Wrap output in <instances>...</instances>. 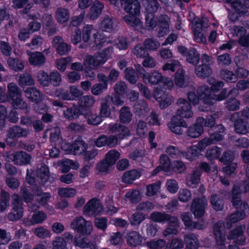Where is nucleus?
I'll list each match as a JSON object with an SVG mask.
<instances>
[{"label": "nucleus", "instance_id": "nucleus-40", "mask_svg": "<svg viewBox=\"0 0 249 249\" xmlns=\"http://www.w3.org/2000/svg\"><path fill=\"white\" fill-rule=\"evenodd\" d=\"M146 14H154L159 8V4L156 0H142Z\"/></svg>", "mask_w": 249, "mask_h": 249}, {"label": "nucleus", "instance_id": "nucleus-15", "mask_svg": "<svg viewBox=\"0 0 249 249\" xmlns=\"http://www.w3.org/2000/svg\"><path fill=\"white\" fill-rule=\"evenodd\" d=\"M245 228V225H243L238 226L231 231L228 236V239L229 240H233L234 242L238 245H245L246 237L244 235V231Z\"/></svg>", "mask_w": 249, "mask_h": 249}, {"label": "nucleus", "instance_id": "nucleus-54", "mask_svg": "<svg viewBox=\"0 0 249 249\" xmlns=\"http://www.w3.org/2000/svg\"><path fill=\"white\" fill-rule=\"evenodd\" d=\"M135 112L138 115L147 112L149 111L148 105L144 100L137 101L134 106Z\"/></svg>", "mask_w": 249, "mask_h": 249}, {"label": "nucleus", "instance_id": "nucleus-43", "mask_svg": "<svg viewBox=\"0 0 249 249\" xmlns=\"http://www.w3.org/2000/svg\"><path fill=\"white\" fill-rule=\"evenodd\" d=\"M173 216L165 213L160 212H154L150 214V218L152 220L161 223H164L167 222Z\"/></svg>", "mask_w": 249, "mask_h": 249}, {"label": "nucleus", "instance_id": "nucleus-6", "mask_svg": "<svg viewBox=\"0 0 249 249\" xmlns=\"http://www.w3.org/2000/svg\"><path fill=\"white\" fill-rule=\"evenodd\" d=\"M176 104L178 107L176 115L182 118L189 119L194 116V112L191 104L186 99L180 98Z\"/></svg>", "mask_w": 249, "mask_h": 249}, {"label": "nucleus", "instance_id": "nucleus-41", "mask_svg": "<svg viewBox=\"0 0 249 249\" xmlns=\"http://www.w3.org/2000/svg\"><path fill=\"white\" fill-rule=\"evenodd\" d=\"M132 117V113L128 107H122L119 111V120L123 124H129Z\"/></svg>", "mask_w": 249, "mask_h": 249}, {"label": "nucleus", "instance_id": "nucleus-45", "mask_svg": "<svg viewBox=\"0 0 249 249\" xmlns=\"http://www.w3.org/2000/svg\"><path fill=\"white\" fill-rule=\"evenodd\" d=\"M210 201L213 208L214 210L219 211L223 210L224 206L223 200L218 195L216 194L212 195Z\"/></svg>", "mask_w": 249, "mask_h": 249}, {"label": "nucleus", "instance_id": "nucleus-16", "mask_svg": "<svg viewBox=\"0 0 249 249\" xmlns=\"http://www.w3.org/2000/svg\"><path fill=\"white\" fill-rule=\"evenodd\" d=\"M154 96L159 102L160 107L162 109L166 108L173 101V97L162 90L156 89L154 92Z\"/></svg>", "mask_w": 249, "mask_h": 249}, {"label": "nucleus", "instance_id": "nucleus-61", "mask_svg": "<svg viewBox=\"0 0 249 249\" xmlns=\"http://www.w3.org/2000/svg\"><path fill=\"white\" fill-rule=\"evenodd\" d=\"M154 208V204L149 201L140 202L136 207V211L141 213H148Z\"/></svg>", "mask_w": 249, "mask_h": 249}, {"label": "nucleus", "instance_id": "nucleus-59", "mask_svg": "<svg viewBox=\"0 0 249 249\" xmlns=\"http://www.w3.org/2000/svg\"><path fill=\"white\" fill-rule=\"evenodd\" d=\"M125 78L131 84H135L138 79V75L135 71L132 68H127L125 71Z\"/></svg>", "mask_w": 249, "mask_h": 249}, {"label": "nucleus", "instance_id": "nucleus-22", "mask_svg": "<svg viewBox=\"0 0 249 249\" xmlns=\"http://www.w3.org/2000/svg\"><path fill=\"white\" fill-rule=\"evenodd\" d=\"M12 161L18 165H25L30 163L32 156L23 151H17L13 155Z\"/></svg>", "mask_w": 249, "mask_h": 249}, {"label": "nucleus", "instance_id": "nucleus-2", "mask_svg": "<svg viewBox=\"0 0 249 249\" xmlns=\"http://www.w3.org/2000/svg\"><path fill=\"white\" fill-rule=\"evenodd\" d=\"M29 134L28 129L22 128L19 125H15L10 126L6 130V142L9 145H13L14 141L20 138H26Z\"/></svg>", "mask_w": 249, "mask_h": 249}, {"label": "nucleus", "instance_id": "nucleus-48", "mask_svg": "<svg viewBox=\"0 0 249 249\" xmlns=\"http://www.w3.org/2000/svg\"><path fill=\"white\" fill-rule=\"evenodd\" d=\"M95 103L94 97L90 95H85L81 97L78 100V105L81 108H90Z\"/></svg>", "mask_w": 249, "mask_h": 249}, {"label": "nucleus", "instance_id": "nucleus-34", "mask_svg": "<svg viewBox=\"0 0 249 249\" xmlns=\"http://www.w3.org/2000/svg\"><path fill=\"white\" fill-rule=\"evenodd\" d=\"M234 127L235 131L239 134H246L249 132V123L242 119L235 121Z\"/></svg>", "mask_w": 249, "mask_h": 249}, {"label": "nucleus", "instance_id": "nucleus-18", "mask_svg": "<svg viewBox=\"0 0 249 249\" xmlns=\"http://www.w3.org/2000/svg\"><path fill=\"white\" fill-rule=\"evenodd\" d=\"M222 140V136L217 134H210L209 137H205L197 144V147L200 152L204 151L206 148L210 145L216 143Z\"/></svg>", "mask_w": 249, "mask_h": 249}, {"label": "nucleus", "instance_id": "nucleus-1", "mask_svg": "<svg viewBox=\"0 0 249 249\" xmlns=\"http://www.w3.org/2000/svg\"><path fill=\"white\" fill-rule=\"evenodd\" d=\"M113 52V48L109 47L93 55H88L84 59V64L86 68L97 69L100 66L106 63L111 57Z\"/></svg>", "mask_w": 249, "mask_h": 249}, {"label": "nucleus", "instance_id": "nucleus-25", "mask_svg": "<svg viewBox=\"0 0 249 249\" xmlns=\"http://www.w3.org/2000/svg\"><path fill=\"white\" fill-rule=\"evenodd\" d=\"M159 30L158 37L164 36L169 31L170 18L166 15H160L158 18Z\"/></svg>", "mask_w": 249, "mask_h": 249}, {"label": "nucleus", "instance_id": "nucleus-23", "mask_svg": "<svg viewBox=\"0 0 249 249\" xmlns=\"http://www.w3.org/2000/svg\"><path fill=\"white\" fill-rule=\"evenodd\" d=\"M10 100L11 101V104L14 107L24 110L26 114L29 113L31 107L29 104L23 100L21 93L9 97V101Z\"/></svg>", "mask_w": 249, "mask_h": 249}, {"label": "nucleus", "instance_id": "nucleus-4", "mask_svg": "<svg viewBox=\"0 0 249 249\" xmlns=\"http://www.w3.org/2000/svg\"><path fill=\"white\" fill-rule=\"evenodd\" d=\"M207 206L208 200L205 196L195 197L192 201L190 210L195 217L200 218L204 215Z\"/></svg>", "mask_w": 249, "mask_h": 249}, {"label": "nucleus", "instance_id": "nucleus-35", "mask_svg": "<svg viewBox=\"0 0 249 249\" xmlns=\"http://www.w3.org/2000/svg\"><path fill=\"white\" fill-rule=\"evenodd\" d=\"M110 95H107L101 99V107L100 114L101 117L107 118L110 115V109L109 107Z\"/></svg>", "mask_w": 249, "mask_h": 249}, {"label": "nucleus", "instance_id": "nucleus-38", "mask_svg": "<svg viewBox=\"0 0 249 249\" xmlns=\"http://www.w3.org/2000/svg\"><path fill=\"white\" fill-rule=\"evenodd\" d=\"M186 246L189 249H197L199 247L198 240L195 234L190 233L184 236Z\"/></svg>", "mask_w": 249, "mask_h": 249}, {"label": "nucleus", "instance_id": "nucleus-52", "mask_svg": "<svg viewBox=\"0 0 249 249\" xmlns=\"http://www.w3.org/2000/svg\"><path fill=\"white\" fill-rule=\"evenodd\" d=\"M34 84L33 78L28 73L26 72L20 75L18 80V84L20 86H32Z\"/></svg>", "mask_w": 249, "mask_h": 249}, {"label": "nucleus", "instance_id": "nucleus-12", "mask_svg": "<svg viewBox=\"0 0 249 249\" xmlns=\"http://www.w3.org/2000/svg\"><path fill=\"white\" fill-rule=\"evenodd\" d=\"M124 10L130 15L138 16L140 13L141 5L138 0H120Z\"/></svg>", "mask_w": 249, "mask_h": 249}, {"label": "nucleus", "instance_id": "nucleus-58", "mask_svg": "<svg viewBox=\"0 0 249 249\" xmlns=\"http://www.w3.org/2000/svg\"><path fill=\"white\" fill-rule=\"evenodd\" d=\"M85 149V143L80 139L76 140L72 144L71 153L74 155L81 153Z\"/></svg>", "mask_w": 249, "mask_h": 249}, {"label": "nucleus", "instance_id": "nucleus-10", "mask_svg": "<svg viewBox=\"0 0 249 249\" xmlns=\"http://www.w3.org/2000/svg\"><path fill=\"white\" fill-rule=\"evenodd\" d=\"M169 129L176 135H180L184 133L183 128H187L188 124L183 119L173 116L168 123Z\"/></svg>", "mask_w": 249, "mask_h": 249}, {"label": "nucleus", "instance_id": "nucleus-55", "mask_svg": "<svg viewBox=\"0 0 249 249\" xmlns=\"http://www.w3.org/2000/svg\"><path fill=\"white\" fill-rule=\"evenodd\" d=\"M220 77L227 82L235 83L237 81L235 74L228 70H222L220 72Z\"/></svg>", "mask_w": 249, "mask_h": 249}, {"label": "nucleus", "instance_id": "nucleus-50", "mask_svg": "<svg viewBox=\"0 0 249 249\" xmlns=\"http://www.w3.org/2000/svg\"><path fill=\"white\" fill-rule=\"evenodd\" d=\"M222 149L217 146H213L208 148L205 153V156L209 160L218 159L221 155Z\"/></svg>", "mask_w": 249, "mask_h": 249}, {"label": "nucleus", "instance_id": "nucleus-31", "mask_svg": "<svg viewBox=\"0 0 249 249\" xmlns=\"http://www.w3.org/2000/svg\"><path fill=\"white\" fill-rule=\"evenodd\" d=\"M117 25L114 22V18L108 16L104 17L100 25V29L105 32H111L116 29Z\"/></svg>", "mask_w": 249, "mask_h": 249}, {"label": "nucleus", "instance_id": "nucleus-24", "mask_svg": "<svg viewBox=\"0 0 249 249\" xmlns=\"http://www.w3.org/2000/svg\"><path fill=\"white\" fill-rule=\"evenodd\" d=\"M126 240L129 246L136 247L142 244L143 237L139 232L132 231L126 235Z\"/></svg>", "mask_w": 249, "mask_h": 249}, {"label": "nucleus", "instance_id": "nucleus-3", "mask_svg": "<svg viewBox=\"0 0 249 249\" xmlns=\"http://www.w3.org/2000/svg\"><path fill=\"white\" fill-rule=\"evenodd\" d=\"M71 227L83 235H89L93 231V226L91 222L86 220L81 216L75 217L71 222Z\"/></svg>", "mask_w": 249, "mask_h": 249}, {"label": "nucleus", "instance_id": "nucleus-17", "mask_svg": "<svg viewBox=\"0 0 249 249\" xmlns=\"http://www.w3.org/2000/svg\"><path fill=\"white\" fill-rule=\"evenodd\" d=\"M92 238L93 240L89 241L87 237L75 236L74 244L76 246L82 249H97L96 240L98 239V236L96 235H93Z\"/></svg>", "mask_w": 249, "mask_h": 249}, {"label": "nucleus", "instance_id": "nucleus-42", "mask_svg": "<svg viewBox=\"0 0 249 249\" xmlns=\"http://www.w3.org/2000/svg\"><path fill=\"white\" fill-rule=\"evenodd\" d=\"M136 16L131 15H126L123 17V20L128 26L135 29H140L142 27V23Z\"/></svg>", "mask_w": 249, "mask_h": 249}, {"label": "nucleus", "instance_id": "nucleus-57", "mask_svg": "<svg viewBox=\"0 0 249 249\" xmlns=\"http://www.w3.org/2000/svg\"><path fill=\"white\" fill-rule=\"evenodd\" d=\"M125 197L132 203H137L142 199L140 192L137 189L129 190L125 195Z\"/></svg>", "mask_w": 249, "mask_h": 249}, {"label": "nucleus", "instance_id": "nucleus-56", "mask_svg": "<svg viewBox=\"0 0 249 249\" xmlns=\"http://www.w3.org/2000/svg\"><path fill=\"white\" fill-rule=\"evenodd\" d=\"M184 73L185 71L182 69H178L175 73V83L178 87L183 88L186 85L185 81Z\"/></svg>", "mask_w": 249, "mask_h": 249}, {"label": "nucleus", "instance_id": "nucleus-26", "mask_svg": "<svg viewBox=\"0 0 249 249\" xmlns=\"http://www.w3.org/2000/svg\"><path fill=\"white\" fill-rule=\"evenodd\" d=\"M163 76L156 71H153L143 76V81L146 84L156 85L161 82Z\"/></svg>", "mask_w": 249, "mask_h": 249}, {"label": "nucleus", "instance_id": "nucleus-46", "mask_svg": "<svg viewBox=\"0 0 249 249\" xmlns=\"http://www.w3.org/2000/svg\"><path fill=\"white\" fill-rule=\"evenodd\" d=\"M50 132V141L52 143L56 144L60 143L62 141V136L61 135V131L60 128L57 126L53 127L49 130H46Z\"/></svg>", "mask_w": 249, "mask_h": 249}, {"label": "nucleus", "instance_id": "nucleus-7", "mask_svg": "<svg viewBox=\"0 0 249 249\" xmlns=\"http://www.w3.org/2000/svg\"><path fill=\"white\" fill-rule=\"evenodd\" d=\"M93 35L94 42L96 45V47L100 49L102 45L100 40H104L102 36L99 34L96 29L93 28L92 25H86L82 30V37L84 42H87L89 40L91 35Z\"/></svg>", "mask_w": 249, "mask_h": 249}, {"label": "nucleus", "instance_id": "nucleus-27", "mask_svg": "<svg viewBox=\"0 0 249 249\" xmlns=\"http://www.w3.org/2000/svg\"><path fill=\"white\" fill-rule=\"evenodd\" d=\"M29 56V61L31 65L35 66H41L46 62V58L44 55L41 52H28Z\"/></svg>", "mask_w": 249, "mask_h": 249}, {"label": "nucleus", "instance_id": "nucleus-32", "mask_svg": "<svg viewBox=\"0 0 249 249\" xmlns=\"http://www.w3.org/2000/svg\"><path fill=\"white\" fill-rule=\"evenodd\" d=\"M104 8V5L98 0H95L90 7L87 17L92 20H94L101 14Z\"/></svg>", "mask_w": 249, "mask_h": 249}, {"label": "nucleus", "instance_id": "nucleus-8", "mask_svg": "<svg viewBox=\"0 0 249 249\" xmlns=\"http://www.w3.org/2000/svg\"><path fill=\"white\" fill-rule=\"evenodd\" d=\"M213 234L214 236L217 246L216 249H226L225 227L223 223L218 222L213 227Z\"/></svg>", "mask_w": 249, "mask_h": 249}, {"label": "nucleus", "instance_id": "nucleus-49", "mask_svg": "<svg viewBox=\"0 0 249 249\" xmlns=\"http://www.w3.org/2000/svg\"><path fill=\"white\" fill-rule=\"evenodd\" d=\"M208 21L207 18L200 19L195 18L191 21L192 24H194V32L202 31L203 28H207L208 27Z\"/></svg>", "mask_w": 249, "mask_h": 249}, {"label": "nucleus", "instance_id": "nucleus-63", "mask_svg": "<svg viewBox=\"0 0 249 249\" xmlns=\"http://www.w3.org/2000/svg\"><path fill=\"white\" fill-rule=\"evenodd\" d=\"M146 245L149 249H162L166 245L165 240L160 239L157 240H152L147 242Z\"/></svg>", "mask_w": 249, "mask_h": 249}, {"label": "nucleus", "instance_id": "nucleus-53", "mask_svg": "<svg viewBox=\"0 0 249 249\" xmlns=\"http://www.w3.org/2000/svg\"><path fill=\"white\" fill-rule=\"evenodd\" d=\"M145 219V215L139 211H136L133 213L129 219L130 223L132 226H137Z\"/></svg>", "mask_w": 249, "mask_h": 249}, {"label": "nucleus", "instance_id": "nucleus-5", "mask_svg": "<svg viewBox=\"0 0 249 249\" xmlns=\"http://www.w3.org/2000/svg\"><path fill=\"white\" fill-rule=\"evenodd\" d=\"M231 203L234 208L237 210L249 211L248 203L242 200L241 197L240 187L237 184H234L231 190Z\"/></svg>", "mask_w": 249, "mask_h": 249}, {"label": "nucleus", "instance_id": "nucleus-60", "mask_svg": "<svg viewBox=\"0 0 249 249\" xmlns=\"http://www.w3.org/2000/svg\"><path fill=\"white\" fill-rule=\"evenodd\" d=\"M47 218L46 214L43 211H38L34 213L31 218V222L32 225L40 224Z\"/></svg>", "mask_w": 249, "mask_h": 249}, {"label": "nucleus", "instance_id": "nucleus-44", "mask_svg": "<svg viewBox=\"0 0 249 249\" xmlns=\"http://www.w3.org/2000/svg\"><path fill=\"white\" fill-rule=\"evenodd\" d=\"M201 172L200 169H195L193 173L186 179V184L189 187H194L200 180Z\"/></svg>", "mask_w": 249, "mask_h": 249}, {"label": "nucleus", "instance_id": "nucleus-20", "mask_svg": "<svg viewBox=\"0 0 249 249\" xmlns=\"http://www.w3.org/2000/svg\"><path fill=\"white\" fill-rule=\"evenodd\" d=\"M53 46L55 48L57 53L61 55L67 54L71 51V46L60 36H55L53 40Z\"/></svg>", "mask_w": 249, "mask_h": 249}, {"label": "nucleus", "instance_id": "nucleus-9", "mask_svg": "<svg viewBox=\"0 0 249 249\" xmlns=\"http://www.w3.org/2000/svg\"><path fill=\"white\" fill-rule=\"evenodd\" d=\"M204 119L203 117H198L195 124L187 127L186 131L187 136L191 138H197L204 132L203 124Z\"/></svg>", "mask_w": 249, "mask_h": 249}, {"label": "nucleus", "instance_id": "nucleus-51", "mask_svg": "<svg viewBox=\"0 0 249 249\" xmlns=\"http://www.w3.org/2000/svg\"><path fill=\"white\" fill-rule=\"evenodd\" d=\"M165 151L168 155L173 159H179L181 157L185 156V153L181 151L178 147L175 146L170 145L168 146Z\"/></svg>", "mask_w": 249, "mask_h": 249}, {"label": "nucleus", "instance_id": "nucleus-11", "mask_svg": "<svg viewBox=\"0 0 249 249\" xmlns=\"http://www.w3.org/2000/svg\"><path fill=\"white\" fill-rule=\"evenodd\" d=\"M197 95L200 100L206 105H212L214 104L215 99L211 94V90L207 85H202L196 89Z\"/></svg>", "mask_w": 249, "mask_h": 249}, {"label": "nucleus", "instance_id": "nucleus-14", "mask_svg": "<svg viewBox=\"0 0 249 249\" xmlns=\"http://www.w3.org/2000/svg\"><path fill=\"white\" fill-rule=\"evenodd\" d=\"M119 139L116 135H102L98 138L95 141V145L101 147L107 145L110 148L116 147L118 144Z\"/></svg>", "mask_w": 249, "mask_h": 249}, {"label": "nucleus", "instance_id": "nucleus-36", "mask_svg": "<svg viewBox=\"0 0 249 249\" xmlns=\"http://www.w3.org/2000/svg\"><path fill=\"white\" fill-rule=\"evenodd\" d=\"M186 60L188 63L196 66L200 61V54L196 49L190 48L186 53Z\"/></svg>", "mask_w": 249, "mask_h": 249}, {"label": "nucleus", "instance_id": "nucleus-64", "mask_svg": "<svg viewBox=\"0 0 249 249\" xmlns=\"http://www.w3.org/2000/svg\"><path fill=\"white\" fill-rule=\"evenodd\" d=\"M160 181H157L154 183L149 184L146 186V195L148 196H154L159 191L160 186Z\"/></svg>", "mask_w": 249, "mask_h": 249}, {"label": "nucleus", "instance_id": "nucleus-29", "mask_svg": "<svg viewBox=\"0 0 249 249\" xmlns=\"http://www.w3.org/2000/svg\"><path fill=\"white\" fill-rule=\"evenodd\" d=\"M26 97L34 102H40L42 100V95L40 91L36 88L30 87L24 90Z\"/></svg>", "mask_w": 249, "mask_h": 249}, {"label": "nucleus", "instance_id": "nucleus-33", "mask_svg": "<svg viewBox=\"0 0 249 249\" xmlns=\"http://www.w3.org/2000/svg\"><path fill=\"white\" fill-rule=\"evenodd\" d=\"M7 63L10 69L16 72L21 71L24 68L23 61L18 58L9 57L7 60Z\"/></svg>", "mask_w": 249, "mask_h": 249}, {"label": "nucleus", "instance_id": "nucleus-28", "mask_svg": "<svg viewBox=\"0 0 249 249\" xmlns=\"http://www.w3.org/2000/svg\"><path fill=\"white\" fill-rule=\"evenodd\" d=\"M248 212L247 211L237 210L228 215L226 219L228 221V225L230 224V226L228 227L230 228L231 224L235 223L245 219L247 217Z\"/></svg>", "mask_w": 249, "mask_h": 249}, {"label": "nucleus", "instance_id": "nucleus-47", "mask_svg": "<svg viewBox=\"0 0 249 249\" xmlns=\"http://www.w3.org/2000/svg\"><path fill=\"white\" fill-rule=\"evenodd\" d=\"M141 176L140 173L137 170H131L125 172L122 176V180L125 183H131Z\"/></svg>", "mask_w": 249, "mask_h": 249}, {"label": "nucleus", "instance_id": "nucleus-13", "mask_svg": "<svg viewBox=\"0 0 249 249\" xmlns=\"http://www.w3.org/2000/svg\"><path fill=\"white\" fill-rule=\"evenodd\" d=\"M103 211V207L99 200L93 198L84 206V212L88 215H97Z\"/></svg>", "mask_w": 249, "mask_h": 249}, {"label": "nucleus", "instance_id": "nucleus-30", "mask_svg": "<svg viewBox=\"0 0 249 249\" xmlns=\"http://www.w3.org/2000/svg\"><path fill=\"white\" fill-rule=\"evenodd\" d=\"M36 176L40 179V183L44 184L49 178V171L48 167L44 163L38 164Z\"/></svg>", "mask_w": 249, "mask_h": 249}, {"label": "nucleus", "instance_id": "nucleus-37", "mask_svg": "<svg viewBox=\"0 0 249 249\" xmlns=\"http://www.w3.org/2000/svg\"><path fill=\"white\" fill-rule=\"evenodd\" d=\"M55 17L58 22L60 23H65L70 18L69 10L64 7H58L56 10Z\"/></svg>", "mask_w": 249, "mask_h": 249}, {"label": "nucleus", "instance_id": "nucleus-62", "mask_svg": "<svg viewBox=\"0 0 249 249\" xmlns=\"http://www.w3.org/2000/svg\"><path fill=\"white\" fill-rule=\"evenodd\" d=\"M71 61V57L68 56L56 60L55 64L58 70L61 72H64L66 69L67 65Z\"/></svg>", "mask_w": 249, "mask_h": 249}, {"label": "nucleus", "instance_id": "nucleus-21", "mask_svg": "<svg viewBox=\"0 0 249 249\" xmlns=\"http://www.w3.org/2000/svg\"><path fill=\"white\" fill-rule=\"evenodd\" d=\"M168 226L163 231L162 235L164 237L177 235L179 227V222L178 217L173 216L169 220Z\"/></svg>", "mask_w": 249, "mask_h": 249}, {"label": "nucleus", "instance_id": "nucleus-39", "mask_svg": "<svg viewBox=\"0 0 249 249\" xmlns=\"http://www.w3.org/2000/svg\"><path fill=\"white\" fill-rule=\"evenodd\" d=\"M195 72L198 77L205 78L212 74V71L210 66L200 64L196 66Z\"/></svg>", "mask_w": 249, "mask_h": 249}, {"label": "nucleus", "instance_id": "nucleus-19", "mask_svg": "<svg viewBox=\"0 0 249 249\" xmlns=\"http://www.w3.org/2000/svg\"><path fill=\"white\" fill-rule=\"evenodd\" d=\"M108 129L109 133L116 134L115 135L121 139L128 136L130 132L129 129L126 126L120 123L109 124Z\"/></svg>", "mask_w": 249, "mask_h": 249}]
</instances>
